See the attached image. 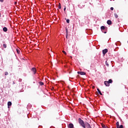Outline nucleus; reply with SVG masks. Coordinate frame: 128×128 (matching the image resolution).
Segmentation results:
<instances>
[{
	"mask_svg": "<svg viewBox=\"0 0 128 128\" xmlns=\"http://www.w3.org/2000/svg\"><path fill=\"white\" fill-rule=\"evenodd\" d=\"M106 52H108V49L106 48L102 50V54H103L104 56V54H106Z\"/></svg>",
	"mask_w": 128,
	"mask_h": 128,
	"instance_id": "nucleus-6",
	"label": "nucleus"
},
{
	"mask_svg": "<svg viewBox=\"0 0 128 128\" xmlns=\"http://www.w3.org/2000/svg\"><path fill=\"white\" fill-rule=\"evenodd\" d=\"M92 88H94V86H92Z\"/></svg>",
	"mask_w": 128,
	"mask_h": 128,
	"instance_id": "nucleus-32",
	"label": "nucleus"
},
{
	"mask_svg": "<svg viewBox=\"0 0 128 128\" xmlns=\"http://www.w3.org/2000/svg\"><path fill=\"white\" fill-rule=\"evenodd\" d=\"M16 52H17V53H18V54H19L20 52V50H18V49H16Z\"/></svg>",
	"mask_w": 128,
	"mask_h": 128,
	"instance_id": "nucleus-19",
	"label": "nucleus"
},
{
	"mask_svg": "<svg viewBox=\"0 0 128 128\" xmlns=\"http://www.w3.org/2000/svg\"><path fill=\"white\" fill-rule=\"evenodd\" d=\"M66 8L65 7V8H64V11H66Z\"/></svg>",
	"mask_w": 128,
	"mask_h": 128,
	"instance_id": "nucleus-28",
	"label": "nucleus"
},
{
	"mask_svg": "<svg viewBox=\"0 0 128 128\" xmlns=\"http://www.w3.org/2000/svg\"><path fill=\"white\" fill-rule=\"evenodd\" d=\"M66 34H68V29L66 30Z\"/></svg>",
	"mask_w": 128,
	"mask_h": 128,
	"instance_id": "nucleus-30",
	"label": "nucleus"
},
{
	"mask_svg": "<svg viewBox=\"0 0 128 128\" xmlns=\"http://www.w3.org/2000/svg\"><path fill=\"white\" fill-rule=\"evenodd\" d=\"M32 70L34 74H36V68H32Z\"/></svg>",
	"mask_w": 128,
	"mask_h": 128,
	"instance_id": "nucleus-4",
	"label": "nucleus"
},
{
	"mask_svg": "<svg viewBox=\"0 0 128 128\" xmlns=\"http://www.w3.org/2000/svg\"><path fill=\"white\" fill-rule=\"evenodd\" d=\"M58 8L61 9L62 7L60 6V4H59Z\"/></svg>",
	"mask_w": 128,
	"mask_h": 128,
	"instance_id": "nucleus-21",
	"label": "nucleus"
},
{
	"mask_svg": "<svg viewBox=\"0 0 128 128\" xmlns=\"http://www.w3.org/2000/svg\"><path fill=\"white\" fill-rule=\"evenodd\" d=\"M12 104V102H8V108H9L10 106H11Z\"/></svg>",
	"mask_w": 128,
	"mask_h": 128,
	"instance_id": "nucleus-10",
	"label": "nucleus"
},
{
	"mask_svg": "<svg viewBox=\"0 0 128 128\" xmlns=\"http://www.w3.org/2000/svg\"><path fill=\"white\" fill-rule=\"evenodd\" d=\"M114 16L116 18H118V14H116V13H115L114 14Z\"/></svg>",
	"mask_w": 128,
	"mask_h": 128,
	"instance_id": "nucleus-14",
	"label": "nucleus"
},
{
	"mask_svg": "<svg viewBox=\"0 0 128 128\" xmlns=\"http://www.w3.org/2000/svg\"><path fill=\"white\" fill-rule=\"evenodd\" d=\"M78 122H79L80 126H82V128H86V124H84V120H82V118H78Z\"/></svg>",
	"mask_w": 128,
	"mask_h": 128,
	"instance_id": "nucleus-1",
	"label": "nucleus"
},
{
	"mask_svg": "<svg viewBox=\"0 0 128 128\" xmlns=\"http://www.w3.org/2000/svg\"><path fill=\"white\" fill-rule=\"evenodd\" d=\"M62 52L63 54H66V52L65 51L63 50Z\"/></svg>",
	"mask_w": 128,
	"mask_h": 128,
	"instance_id": "nucleus-22",
	"label": "nucleus"
},
{
	"mask_svg": "<svg viewBox=\"0 0 128 128\" xmlns=\"http://www.w3.org/2000/svg\"><path fill=\"white\" fill-rule=\"evenodd\" d=\"M18 4L17 2H14V4Z\"/></svg>",
	"mask_w": 128,
	"mask_h": 128,
	"instance_id": "nucleus-29",
	"label": "nucleus"
},
{
	"mask_svg": "<svg viewBox=\"0 0 128 128\" xmlns=\"http://www.w3.org/2000/svg\"><path fill=\"white\" fill-rule=\"evenodd\" d=\"M104 84L106 86H110V83L108 81H104Z\"/></svg>",
	"mask_w": 128,
	"mask_h": 128,
	"instance_id": "nucleus-5",
	"label": "nucleus"
},
{
	"mask_svg": "<svg viewBox=\"0 0 128 128\" xmlns=\"http://www.w3.org/2000/svg\"><path fill=\"white\" fill-rule=\"evenodd\" d=\"M66 22H67V24H70V20H66Z\"/></svg>",
	"mask_w": 128,
	"mask_h": 128,
	"instance_id": "nucleus-20",
	"label": "nucleus"
},
{
	"mask_svg": "<svg viewBox=\"0 0 128 128\" xmlns=\"http://www.w3.org/2000/svg\"><path fill=\"white\" fill-rule=\"evenodd\" d=\"M108 82L110 84H112V79H110L108 80Z\"/></svg>",
	"mask_w": 128,
	"mask_h": 128,
	"instance_id": "nucleus-13",
	"label": "nucleus"
},
{
	"mask_svg": "<svg viewBox=\"0 0 128 128\" xmlns=\"http://www.w3.org/2000/svg\"><path fill=\"white\" fill-rule=\"evenodd\" d=\"M100 28L102 32L104 34H106V32H104V30H106V27H104V26H102Z\"/></svg>",
	"mask_w": 128,
	"mask_h": 128,
	"instance_id": "nucleus-2",
	"label": "nucleus"
},
{
	"mask_svg": "<svg viewBox=\"0 0 128 128\" xmlns=\"http://www.w3.org/2000/svg\"><path fill=\"white\" fill-rule=\"evenodd\" d=\"M15 84L14 82H13V84Z\"/></svg>",
	"mask_w": 128,
	"mask_h": 128,
	"instance_id": "nucleus-31",
	"label": "nucleus"
},
{
	"mask_svg": "<svg viewBox=\"0 0 128 128\" xmlns=\"http://www.w3.org/2000/svg\"><path fill=\"white\" fill-rule=\"evenodd\" d=\"M8 72H5V76H8Z\"/></svg>",
	"mask_w": 128,
	"mask_h": 128,
	"instance_id": "nucleus-23",
	"label": "nucleus"
},
{
	"mask_svg": "<svg viewBox=\"0 0 128 128\" xmlns=\"http://www.w3.org/2000/svg\"><path fill=\"white\" fill-rule=\"evenodd\" d=\"M107 24H112V21L111 20H108V21H107Z\"/></svg>",
	"mask_w": 128,
	"mask_h": 128,
	"instance_id": "nucleus-12",
	"label": "nucleus"
},
{
	"mask_svg": "<svg viewBox=\"0 0 128 128\" xmlns=\"http://www.w3.org/2000/svg\"><path fill=\"white\" fill-rule=\"evenodd\" d=\"M39 84L40 86H44V82H39Z\"/></svg>",
	"mask_w": 128,
	"mask_h": 128,
	"instance_id": "nucleus-15",
	"label": "nucleus"
},
{
	"mask_svg": "<svg viewBox=\"0 0 128 128\" xmlns=\"http://www.w3.org/2000/svg\"><path fill=\"white\" fill-rule=\"evenodd\" d=\"M110 10H114V8H112V7L111 8H110Z\"/></svg>",
	"mask_w": 128,
	"mask_h": 128,
	"instance_id": "nucleus-26",
	"label": "nucleus"
},
{
	"mask_svg": "<svg viewBox=\"0 0 128 128\" xmlns=\"http://www.w3.org/2000/svg\"><path fill=\"white\" fill-rule=\"evenodd\" d=\"M68 128H74V124L70 123L69 124V126H68Z\"/></svg>",
	"mask_w": 128,
	"mask_h": 128,
	"instance_id": "nucleus-7",
	"label": "nucleus"
},
{
	"mask_svg": "<svg viewBox=\"0 0 128 128\" xmlns=\"http://www.w3.org/2000/svg\"><path fill=\"white\" fill-rule=\"evenodd\" d=\"M106 66H108L109 64H108V62H106Z\"/></svg>",
	"mask_w": 128,
	"mask_h": 128,
	"instance_id": "nucleus-25",
	"label": "nucleus"
},
{
	"mask_svg": "<svg viewBox=\"0 0 128 128\" xmlns=\"http://www.w3.org/2000/svg\"><path fill=\"white\" fill-rule=\"evenodd\" d=\"M117 128H124V126L122 125H120L117 127Z\"/></svg>",
	"mask_w": 128,
	"mask_h": 128,
	"instance_id": "nucleus-16",
	"label": "nucleus"
},
{
	"mask_svg": "<svg viewBox=\"0 0 128 128\" xmlns=\"http://www.w3.org/2000/svg\"><path fill=\"white\" fill-rule=\"evenodd\" d=\"M97 90H98V92L100 94V96H102V92H100V89L97 88Z\"/></svg>",
	"mask_w": 128,
	"mask_h": 128,
	"instance_id": "nucleus-11",
	"label": "nucleus"
},
{
	"mask_svg": "<svg viewBox=\"0 0 128 128\" xmlns=\"http://www.w3.org/2000/svg\"><path fill=\"white\" fill-rule=\"evenodd\" d=\"M116 124L117 128H118V126H120V123H119L118 122H117L116 123Z\"/></svg>",
	"mask_w": 128,
	"mask_h": 128,
	"instance_id": "nucleus-18",
	"label": "nucleus"
},
{
	"mask_svg": "<svg viewBox=\"0 0 128 128\" xmlns=\"http://www.w3.org/2000/svg\"><path fill=\"white\" fill-rule=\"evenodd\" d=\"M3 46L4 48H6V44H3Z\"/></svg>",
	"mask_w": 128,
	"mask_h": 128,
	"instance_id": "nucleus-17",
	"label": "nucleus"
},
{
	"mask_svg": "<svg viewBox=\"0 0 128 128\" xmlns=\"http://www.w3.org/2000/svg\"><path fill=\"white\" fill-rule=\"evenodd\" d=\"M3 31L6 32H8V28H6V27H4L3 28Z\"/></svg>",
	"mask_w": 128,
	"mask_h": 128,
	"instance_id": "nucleus-9",
	"label": "nucleus"
},
{
	"mask_svg": "<svg viewBox=\"0 0 128 128\" xmlns=\"http://www.w3.org/2000/svg\"><path fill=\"white\" fill-rule=\"evenodd\" d=\"M0 2H4V0H0Z\"/></svg>",
	"mask_w": 128,
	"mask_h": 128,
	"instance_id": "nucleus-27",
	"label": "nucleus"
},
{
	"mask_svg": "<svg viewBox=\"0 0 128 128\" xmlns=\"http://www.w3.org/2000/svg\"><path fill=\"white\" fill-rule=\"evenodd\" d=\"M78 74H80L81 76H84L86 75V72H78Z\"/></svg>",
	"mask_w": 128,
	"mask_h": 128,
	"instance_id": "nucleus-3",
	"label": "nucleus"
},
{
	"mask_svg": "<svg viewBox=\"0 0 128 128\" xmlns=\"http://www.w3.org/2000/svg\"><path fill=\"white\" fill-rule=\"evenodd\" d=\"M0 16H1V14H0Z\"/></svg>",
	"mask_w": 128,
	"mask_h": 128,
	"instance_id": "nucleus-33",
	"label": "nucleus"
},
{
	"mask_svg": "<svg viewBox=\"0 0 128 128\" xmlns=\"http://www.w3.org/2000/svg\"><path fill=\"white\" fill-rule=\"evenodd\" d=\"M86 126H87L88 128H92V126H90V124H88V122L86 124Z\"/></svg>",
	"mask_w": 128,
	"mask_h": 128,
	"instance_id": "nucleus-8",
	"label": "nucleus"
},
{
	"mask_svg": "<svg viewBox=\"0 0 128 128\" xmlns=\"http://www.w3.org/2000/svg\"><path fill=\"white\" fill-rule=\"evenodd\" d=\"M102 128H106V126H104V124L102 125Z\"/></svg>",
	"mask_w": 128,
	"mask_h": 128,
	"instance_id": "nucleus-24",
	"label": "nucleus"
}]
</instances>
